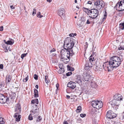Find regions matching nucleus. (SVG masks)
Here are the masks:
<instances>
[{
  "mask_svg": "<svg viewBox=\"0 0 124 124\" xmlns=\"http://www.w3.org/2000/svg\"><path fill=\"white\" fill-rule=\"evenodd\" d=\"M121 59L119 57L114 56L110 59L109 62H104L102 66L105 70L110 71L113 68L118 67L121 64Z\"/></svg>",
  "mask_w": 124,
  "mask_h": 124,
  "instance_id": "nucleus-1",
  "label": "nucleus"
},
{
  "mask_svg": "<svg viewBox=\"0 0 124 124\" xmlns=\"http://www.w3.org/2000/svg\"><path fill=\"white\" fill-rule=\"evenodd\" d=\"M74 45L73 39L72 38H66L64 40V47L65 49L70 50L73 54H75L78 52V49L75 47V49L76 51H73L72 49Z\"/></svg>",
  "mask_w": 124,
  "mask_h": 124,
  "instance_id": "nucleus-2",
  "label": "nucleus"
},
{
  "mask_svg": "<svg viewBox=\"0 0 124 124\" xmlns=\"http://www.w3.org/2000/svg\"><path fill=\"white\" fill-rule=\"evenodd\" d=\"M14 111L16 113H15L14 117L16 118V121L19 122L20 120L21 116L20 115L21 111V107L20 105L19 104H16L14 107Z\"/></svg>",
  "mask_w": 124,
  "mask_h": 124,
  "instance_id": "nucleus-3",
  "label": "nucleus"
},
{
  "mask_svg": "<svg viewBox=\"0 0 124 124\" xmlns=\"http://www.w3.org/2000/svg\"><path fill=\"white\" fill-rule=\"evenodd\" d=\"M88 13V15H89V16L93 19H94L96 18L98 16L99 12L97 9L94 8L89 10L86 9Z\"/></svg>",
  "mask_w": 124,
  "mask_h": 124,
  "instance_id": "nucleus-4",
  "label": "nucleus"
},
{
  "mask_svg": "<svg viewBox=\"0 0 124 124\" xmlns=\"http://www.w3.org/2000/svg\"><path fill=\"white\" fill-rule=\"evenodd\" d=\"M91 103L93 107L97 109H99L101 108L103 105L102 102L101 101L98 100L92 101Z\"/></svg>",
  "mask_w": 124,
  "mask_h": 124,
  "instance_id": "nucleus-5",
  "label": "nucleus"
},
{
  "mask_svg": "<svg viewBox=\"0 0 124 124\" xmlns=\"http://www.w3.org/2000/svg\"><path fill=\"white\" fill-rule=\"evenodd\" d=\"M115 7L119 11L124 10V0H121L118 1L116 4Z\"/></svg>",
  "mask_w": 124,
  "mask_h": 124,
  "instance_id": "nucleus-6",
  "label": "nucleus"
},
{
  "mask_svg": "<svg viewBox=\"0 0 124 124\" xmlns=\"http://www.w3.org/2000/svg\"><path fill=\"white\" fill-rule=\"evenodd\" d=\"M31 114L29 116V119L31 120L33 119V117L32 116L35 118L37 117V116L39 115L38 109H33L32 110L30 111Z\"/></svg>",
  "mask_w": 124,
  "mask_h": 124,
  "instance_id": "nucleus-7",
  "label": "nucleus"
},
{
  "mask_svg": "<svg viewBox=\"0 0 124 124\" xmlns=\"http://www.w3.org/2000/svg\"><path fill=\"white\" fill-rule=\"evenodd\" d=\"M120 101H116L114 99L113 100L109 102V104L116 110L118 109L119 106L120 105Z\"/></svg>",
  "mask_w": 124,
  "mask_h": 124,
  "instance_id": "nucleus-8",
  "label": "nucleus"
},
{
  "mask_svg": "<svg viewBox=\"0 0 124 124\" xmlns=\"http://www.w3.org/2000/svg\"><path fill=\"white\" fill-rule=\"evenodd\" d=\"M72 53L70 50H68L65 49H62L61 52V58L67 56L68 55V54H71V55L72 56L73 55Z\"/></svg>",
  "mask_w": 124,
  "mask_h": 124,
  "instance_id": "nucleus-9",
  "label": "nucleus"
},
{
  "mask_svg": "<svg viewBox=\"0 0 124 124\" xmlns=\"http://www.w3.org/2000/svg\"><path fill=\"white\" fill-rule=\"evenodd\" d=\"M94 5L97 9H100L104 7V5L103 2L99 0L95 1L94 2Z\"/></svg>",
  "mask_w": 124,
  "mask_h": 124,
  "instance_id": "nucleus-10",
  "label": "nucleus"
},
{
  "mask_svg": "<svg viewBox=\"0 0 124 124\" xmlns=\"http://www.w3.org/2000/svg\"><path fill=\"white\" fill-rule=\"evenodd\" d=\"M116 116V114L111 110L108 111L107 113L106 117L108 118L112 119L115 118Z\"/></svg>",
  "mask_w": 124,
  "mask_h": 124,
  "instance_id": "nucleus-11",
  "label": "nucleus"
},
{
  "mask_svg": "<svg viewBox=\"0 0 124 124\" xmlns=\"http://www.w3.org/2000/svg\"><path fill=\"white\" fill-rule=\"evenodd\" d=\"M65 9L63 8H60L58 11V14L63 19L65 18Z\"/></svg>",
  "mask_w": 124,
  "mask_h": 124,
  "instance_id": "nucleus-12",
  "label": "nucleus"
},
{
  "mask_svg": "<svg viewBox=\"0 0 124 124\" xmlns=\"http://www.w3.org/2000/svg\"><path fill=\"white\" fill-rule=\"evenodd\" d=\"M9 99L7 97H5L2 94H0V103L2 104H4Z\"/></svg>",
  "mask_w": 124,
  "mask_h": 124,
  "instance_id": "nucleus-13",
  "label": "nucleus"
},
{
  "mask_svg": "<svg viewBox=\"0 0 124 124\" xmlns=\"http://www.w3.org/2000/svg\"><path fill=\"white\" fill-rule=\"evenodd\" d=\"M84 81H88L90 79V74L88 73H84L82 75Z\"/></svg>",
  "mask_w": 124,
  "mask_h": 124,
  "instance_id": "nucleus-14",
  "label": "nucleus"
},
{
  "mask_svg": "<svg viewBox=\"0 0 124 124\" xmlns=\"http://www.w3.org/2000/svg\"><path fill=\"white\" fill-rule=\"evenodd\" d=\"M122 96L121 94H115L113 97V99L117 101H119L120 102L122 100Z\"/></svg>",
  "mask_w": 124,
  "mask_h": 124,
  "instance_id": "nucleus-15",
  "label": "nucleus"
},
{
  "mask_svg": "<svg viewBox=\"0 0 124 124\" xmlns=\"http://www.w3.org/2000/svg\"><path fill=\"white\" fill-rule=\"evenodd\" d=\"M103 65V64H101V65H100V66L99 65H94V66L93 69L94 70L98 72L100 70H101L102 69V67L104 69L103 66L102 65Z\"/></svg>",
  "mask_w": 124,
  "mask_h": 124,
  "instance_id": "nucleus-16",
  "label": "nucleus"
},
{
  "mask_svg": "<svg viewBox=\"0 0 124 124\" xmlns=\"http://www.w3.org/2000/svg\"><path fill=\"white\" fill-rule=\"evenodd\" d=\"M71 54H68V55L67 56L61 58L62 61L65 62H67L70 61V57L71 56Z\"/></svg>",
  "mask_w": 124,
  "mask_h": 124,
  "instance_id": "nucleus-17",
  "label": "nucleus"
},
{
  "mask_svg": "<svg viewBox=\"0 0 124 124\" xmlns=\"http://www.w3.org/2000/svg\"><path fill=\"white\" fill-rule=\"evenodd\" d=\"M67 86L73 89L76 87V84L73 82H70L67 84Z\"/></svg>",
  "mask_w": 124,
  "mask_h": 124,
  "instance_id": "nucleus-18",
  "label": "nucleus"
},
{
  "mask_svg": "<svg viewBox=\"0 0 124 124\" xmlns=\"http://www.w3.org/2000/svg\"><path fill=\"white\" fill-rule=\"evenodd\" d=\"M83 80V79L82 78V77L81 76H78L77 77V78L75 79V81L78 84H81L82 81V80Z\"/></svg>",
  "mask_w": 124,
  "mask_h": 124,
  "instance_id": "nucleus-19",
  "label": "nucleus"
},
{
  "mask_svg": "<svg viewBox=\"0 0 124 124\" xmlns=\"http://www.w3.org/2000/svg\"><path fill=\"white\" fill-rule=\"evenodd\" d=\"M9 98L11 99H14L15 98L16 94L12 92H10L9 93Z\"/></svg>",
  "mask_w": 124,
  "mask_h": 124,
  "instance_id": "nucleus-20",
  "label": "nucleus"
},
{
  "mask_svg": "<svg viewBox=\"0 0 124 124\" xmlns=\"http://www.w3.org/2000/svg\"><path fill=\"white\" fill-rule=\"evenodd\" d=\"M90 85L91 87L94 88H96L98 85L96 82H94L93 80H92L90 83Z\"/></svg>",
  "mask_w": 124,
  "mask_h": 124,
  "instance_id": "nucleus-21",
  "label": "nucleus"
},
{
  "mask_svg": "<svg viewBox=\"0 0 124 124\" xmlns=\"http://www.w3.org/2000/svg\"><path fill=\"white\" fill-rule=\"evenodd\" d=\"M4 42L5 43L7 44L10 45H12L14 42V41L13 40L12 41L8 40L7 41H6L5 40H3Z\"/></svg>",
  "mask_w": 124,
  "mask_h": 124,
  "instance_id": "nucleus-22",
  "label": "nucleus"
},
{
  "mask_svg": "<svg viewBox=\"0 0 124 124\" xmlns=\"http://www.w3.org/2000/svg\"><path fill=\"white\" fill-rule=\"evenodd\" d=\"M11 80V76L10 75H8L6 76V83L10 82Z\"/></svg>",
  "mask_w": 124,
  "mask_h": 124,
  "instance_id": "nucleus-23",
  "label": "nucleus"
},
{
  "mask_svg": "<svg viewBox=\"0 0 124 124\" xmlns=\"http://www.w3.org/2000/svg\"><path fill=\"white\" fill-rule=\"evenodd\" d=\"M85 66H86L88 67H92L93 66L91 62L89 61L86 62Z\"/></svg>",
  "mask_w": 124,
  "mask_h": 124,
  "instance_id": "nucleus-24",
  "label": "nucleus"
},
{
  "mask_svg": "<svg viewBox=\"0 0 124 124\" xmlns=\"http://www.w3.org/2000/svg\"><path fill=\"white\" fill-rule=\"evenodd\" d=\"M34 97L35 98L39 96L38 92L36 89L34 90Z\"/></svg>",
  "mask_w": 124,
  "mask_h": 124,
  "instance_id": "nucleus-25",
  "label": "nucleus"
},
{
  "mask_svg": "<svg viewBox=\"0 0 124 124\" xmlns=\"http://www.w3.org/2000/svg\"><path fill=\"white\" fill-rule=\"evenodd\" d=\"M45 81L46 84H47V85L46 86H48V84L49 83V80L48 79V77L47 76H46L45 77Z\"/></svg>",
  "mask_w": 124,
  "mask_h": 124,
  "instance_id": "nucleus-26",
  "label": "nucleus"
},
{
  "mask_svg": "<svg viewBox=\"0 0 124 124\" xmlns=\"http://www.w3.org/2000/svg\"><path fill=\"white\" fill-rule=\"evenodd\" d=\"M119 27L120 29L123 30L124 29V23L120 24Z\"/></svg>",
  "mask_w": 124,
  "mask_h": 124,
  "instance_id": "nucleus-27",
  "label": "nucleus"
},
{
  "mask_svg": "<svg viewBox=\"0 0 124 124\" xmlns=\"http://www.w3.org/2000/svg\"><path fill=\"white\" fill-rule=\"evenodd\" d=\"M81 110V107L80 106H78L76 110V111L77 112H79Z\"/></svg>",
  "mask_w": 124,
  "mask_h": 124,
  "instance_id": "nucleus-28",
  "label": "nucleus"
},
{
  "mask_svg": "<svg viewBox=\"0 0 124 124\" xmlns=\"http://www.w3.org/2000/svg\"><path fill=\"white\" fill-rule=\"evenodd\" d=\"M64 72V70L63 68H61L58 71V72L60 74H62Z\"/></svg>",
  "mask_w": 124,
  "mask_h": 124,
  "instance_id": "nucleus-29",
  "label": "nucleus"
},
{
  "mask_svg": "<svg viewBox=\"0 0 124 124\" xmlns=\"http://www.w3.org/2000/svg\"><path fill=\"white\" fill-rule=\"evenodd\" d=\"M94 59V58L93 57V56L92 55H91L89 57V61H90V62H91V61H93Z\"/></svg>",
  "mask_w": 124,
  "mask_h": 124,
  "instance_id": "nucleus-30",
  "label": "nucleus"
},
{
  "mask_svg": "<svg viewBox=\"0 0 124 124\" xmlns=\"http://www.w3.org/2000/svg\"><path fill=\"white\" fill-rule=\"evenodd\" d=\"M42 119V118L40 116H38V118L37 117V122H38L40 121Z\"/></svg>",
  "mask_w": 124,
  "mask_h": 124,
  "instance_id": "nucleus-31",
  "label": "nucleus"
},
{
  "mask_svg": "<svg viewBox=\"0 0 124 124\" xmlns=\"http://www.w3.org/2000/svg\"><path fill=\"white\" fill-rule=\"evenodd\" d=\"M28 76H27V77L25 78L23 80V82H26L28 80Z\"/></svg>",
  "mask_w": 124,
  "mask_h": 124,
  "instance_id": "nucleus-32",
  "label": "nucleus"
},
{
  "mask_svg": "<svg viewBox=\"0 0 124 124\" xmlns=\"http://www.w3.org/2000/svg\"><path fill=\"white\" fill-rule=\"evenodd\" d=\"M36 13V9L35 8H34L33 10V11L32 12V15L34 16Z\"/></svg>",
  "mask_w": 124,
  "mask_h": 124,
  "instance_id": "nucleus-33",
  "label": "nucleus"
},
{
  "mask_svg": "<svg viewBox=\"0 0 124 124\" xmlns=\"http://www.w3.org/2000/svg\"><path fill=\"white\" fill-rule=\"evenodd\" d=\"M27 54V53L23 54H22L21 55V58H22L23 59L24 57H25L26 56V55Z\"/></svg>",
  "mask_w": 124,
  "mask_h": 124,
  "instance_id": "nucleus-34",
  "label": "nucleus"
},
{
  "mask_svg": "<svg viewBox=\"0 0 124 124\" xmlns=\"http://www.w3.org/2000/svg\"><path fill=\"white\" fill-rule=\"evenodd\" d=\"M107 14L105 13L104 15V17L103 19L102 20V22H103L106 19L107 17Z\"/></svg>",
  "mask_w": 124,
  "mask_h": 124,
  "instance_id": "nucleus-35",
  "label": "nucleus"
},
{
  "mask_svg": "<svg viewBox=\"0 0 124 124\" xmlns=\"http://www.w3.org/2000/svg\"><path fill=\"white\" fill-rule=\"evenodd\" d=\"M4 123L2 118L1 117L0 118V124H3Z\"/></svg>",
  "mask_w": 124,
  "mask_h": 124,
  "instance_id": "nucleus-36",
  "label": "nucleus"
},
{
  "mask_svg": "<svg viewBox=\"0 0 124 124\" xmlns=\"http://www.w3.org/2000/svg\"><path fill=\"white\" fill-rule=\"evenodd\" d=\"M121 118V119L122 120V121L124 122V112L122 114V116Z\"/></svg>",
  "mask_w": 124,
  "mask_h": 124,
  "instance_id": "nucleus-37",
  "label": "nucleus"
},
{
  "mask_svg": "<svg viewBox=\"0 0 124 124\" xmlns=\"http://www.w3.org/2000/svg\"><path fill=\"white\" fill-rule=\"evenodd\" d=\"M34 101L36 103L38 104L39 103L38 100L37 99H34Z\"/></svg>",
  "mask_w": 124,
  "mask_h": 124,
  "instance_id": "nucleus-38",
  "label": "nucleus"
},
{
  "mask_svg": "<svg viewBox=\"0 0 124 124\" xmlns=\"http://www.w3.org/2000/svg\"><path fill=\"white\" fill-rule=\"evenodd\" d=\"M80 116L82 117H84L86 116V114H80Z\"/></svg>",
  "mask_w": 124,
  "mask_h": 124,
  "instance_id": "nucleus-39",
  "label": "nucleus"
},
{
  "mask_svg": "<svg viewBox=\"0 0 124 124\" xmlns=\"http://www.w3.org/2000/svg\"><path fill=\"white\" fill-rule=\"evenodd\" d=\"M34 78L36 80H37L38 79V76L37 75L34 74Z\"/></svg>",
  "mask_w": 124,
  "mask_h": 124,
  "instance_id": "nucleus-40",
  "label": "nucleus"
},
{
  "mask_svg": "<svg viewBox=\"0 0 124 124\" xmlns=\"http://www.w3.org/2000/svg\"><path fill=\"white\" fill-rule=\"evenodd\" d=\"M72 74V73L71 72H69L66 73L67 76H70Z\"/></svg>",
  "mask_w": 124,
  "mask_h": 124,
  "instance_id": "nucleus-41",
  "label": "nucleus"
},
{
  "mask_svg": "<svg viewBox=\"0 0 124 124\" xmlns=\"http://www.w3.org/2000/svg\"><path fill=\"white\" fill-rule=\"evenodd\" d=\"M118 49L119 50H120L122 49L124 50V46L122 47L121 46H120V47H119Z\"/></svg>",
  "mask_w": 124,
  "mask_h": 124,
  "instance_id": "nucleus-42",
  "label": "nucleus"
},
{
  "mask_svg": "<svg viewBox=\"0 0 124 124\" xmlns=\"http://www.w3.org/2000/svg\"><path fill=\"white\" fill-rule=\"evenodd\" d=\"M91 67H88L86 66H85V69L86 70H88Z\"/></svg>",
  "mask_w": 124,
  "mask_h": 124,
  "instance_id": "nucleus-43",
  "label": "nucleus"
},
{
  "mask_svg": "<svg viewBox=\"0 0 124 124\" xmlns=\"http://www.w3.org/2000/svg\"><path fill=\"white\" fill-rule=\"evenodd\" d=\"M3 66L2 64H0V68L1 69H3Z\"/></svg>",
  "mask_w": 124,
  "mask_h": 124,
  "instance_id": "nucleus-44",
  "label": "nucleus"
},
{
  "mask_svg": "<svg viewBox=\"0 0 124 124\" xmlns=\"http://www.w3.org/2000/svg\"><path fill=\"white\" fill-rule=\"evenodd\" d=\"M55 51V49L54 48H53V49H52V50H51L50 51V52L51 53H52L53 52H54Z\"/></svg>",
  "mask_w": 124,
  "mask_h": 124,
  "instance_id": "nucleus-45",
  "label": "nucleus"
},
{
  "mask_svg": "<svg viewBox=\"0 0 124 124\" xmlns=\"http://www.w3.org/2000/svg\"><path fill=\"white\" fill-rule=\"evenodd\" d=\"M3 26L0 27V31H2L3 30Z\"/></svg>",
  "mask_w": 124,
  "mask_h": 124,
  "instance_id": "nucleus-46",
  "label": "nucleus"
},
{
  "mask_svg": "<svg viewBox=\"0 0 124 124\" xmlns=\"http://www.w3.org/2000/svg\"><path fill=\"white\" fill-rule=\"evenodd\" d=\"M40 14H41V13L40 12H38V13L37 14V17H39V16L40 15Z\"/></svg>",
  "mask_w": 124,
  "mask_h": 124,
  "instance_id": "nucleus-47",
  "label": "nucleus"
},
{
  "mask_svg": "<svg viewBox=\"0 0 124 124\" xmlns=\"http://www.w3.org/2000/svg\"><path fill=\"white\" fill-rule=\"evenodd\" d=\"M86 23L87 24H90V22L89 21L88 19L87 20V22H86Z\"/></svg>",
  "mask_w": 124,
  "mask_h": 124,
  "instance_id": "nucleus-48",
  "label": "nucleus"
},
{
  "mask_svg": "<svg viewBox=\"0 0 124 124\" xmlns=\"http://www.w3.org/2000/svg\"><path fill=\"white\" fill-rule=\"evenodd\" d=\"M81 20H83V22H85V21H86L85 19V18H84V17L81 18Z\"/></svg>",
  "mask_w": 124,
  "mask_h": 124,
  "instance_id": "nucleus-49",
  "label": "nucleus"
},
{
  "mask_svg": "<svg viewBox=\"0 0 124 124\" xmlns=\"http://www.w3.org/2000/svg\"><path fill=\"white\" fill-rule=\"evenodd\" d=\"M68 123L66 121H65L63 122V124H68Z\"/></svg>",
  "mask_w": 124,
  "mask_h": 124,
  "instance_id": "nucleus-50",
  "label": "nucleus"
},
{
  "mask_svg": "<svg viewBox=\"0 0 124 124\" xmlns=\"http://www.w3.org/2000/svg\"><path fill=\"white\" fill-rule=\"evenodd\" d=\"M2 85L0 84V91H1L2 89Z\"/></svg>",
  "mask_w": 124,
  "mask_h": 124,
  "instance_id": "nucleus-51",
  "label": "nucleus"
},
{
  "mask_svg": "<svg viewBox=\"0 0 124 124\" xmlns=\"http://www.w3.org/2000/svg\"><path fill=\"white\" fill-rule=\"evenodd\" d=\"M59 85L57 83L56 85V86L57 88V89H58V87H59Z\"/></svg>",
  "mask_w": 124,
  "mask_h": 124,
  "instance_id": "nucleus-52",
  "label": "nucleus"
},
{
  "mask_svg": "<svg viewBox=\"0 0 124 124\" xmlns=\"http://www.w3.org/2000/svg\"><path fill=\"white\" fill-rule=\"evenodd\" d=\"M87 3L88 4L91 5L92 4V2H91L90 1H89Z\"/></svg>",
  "mask_w": 124,
  "mask_h": 124,
  "instance_id": "nucleus-53",
  "label": "nucleus"
},
{
  "mask_svg": "<svg viewBox=\"0 0 124 124\" xmlns=\"http://www.w3.org/2000/svg\"><path fill=\"white\" fill-rule=\"evenodd\" d=\"M31 103H35V101H34V99L32 100L31 101Z\"/></svg>",
  "mask_w": 124,
  "mask_h": 124,
  "instance_id": "nucleus-54",
  "label": "nucleus"
},
{
  "mask_svg": "<svg viewBox=\"0 0 124 124\" xmlns=\"http://www.w3.org/2000/svg\"><path fill=\"white\" fill-rule=\"evenodd\" d=\"M63 65H60L59 66V68H60V69L61 68H63V67H62Z\"/></svg>",
  "mask_w": 124,
  "mask_h": 124,
  "instance_id": "nucleus-55",
  "label": "nucleus"
},
{
  "mask_svg": "<svg viewBox=\"0 0 124 124\" xmlns=\"http://www.w3.org/2000/svg\"><path fill=\"white\" fill-rule=\"evenodd\" d=\"M72 9L73 11H77V9L75 8H73Z\"/></svg>",
  "mask_w": 124,
  "mask_h": 124,
  "instance_id": "nucleus-56",
  "label": "nucleus"
},
{
  "mask_svg": "<svg viewBox=\"0 0 124 124\" xmlns=\"http://www.w3.org/2000/svg\"><path fill=\"white\" fill-rule=\"evenodd\" d=\"M76 7L77 8V10H79V7L78 6H77Z\"/></svg>",
  "mask_w": 124,
  "mask_h": 124,
  "instance_id": "nucleus-57",
  "label": "nucleus"
},
{
  "mask_svg": "<svg viewBox=\"0 0 124 124\" xmlns=\"http://www.w3.org/2000/svg\"><path fill=\"white\" fill-rule=\"evenodd\" d=\"M66 97L68 99H69L70 98V97L69 95H67L66 96Z\"/></svg>",
  "mask_w": 124,
  "mask_h": 124,
  "instance_id": "nucleus-58",
  "label": "nucleus"
},
{
  "mask_svg": "<svg viewBox=\"0 0 124 124\" xmlns=\"http://www.w3.org/2000/svg\"><path fill=\"white\" fill-rule=\"evenodd\" d=\"M43 17V16L42 15H40L38 17L40 18L42 17Z\"/></svg>",
  "mask_w": 124,
  "mask_h": 124,
  "instance_id": "nucleus-59",
  "label": "nucleus"
},
{
  "mask_svg": "<svg viewBox=\"0 0 124 124\" xmlns=\"http://www.w3.org/2000/svg\"><path fill=\"white\" fill-rule=\"evenodd\" d=\"M10 8L12 9H14V8L13 7V6H10Z\"/></svg>",
  "mask_w": 124,
  "mask_h": 124,
  "instance_id": "nucleus-60",
  "label": "nucleus"
},
{
  "mask_svg": "<svg viewBox=\"0 0 124 124\" xmlns=\"http://www.w3.org/2000/svg\"><path fill=\"white\" fill-rule=\"evenodd\" d=\"M56 55V54H52V56H55Z\"/></svg>",
  "mask_w": 124,
  "mask_h": 124,
  "instance_id": "nucleus-61",
  "label": "nucleus"
},
{
  "mask_svg": "<svg viewBox=\"0 0 124 124\" xmlns=\"http://www.w3.org/2000/svg\"><path fill=\"white\" fill-rule=\"evenodd\" d=\"M38 85H36V86H35V87L37 88V89H38Z\"/></svg>",
  "mask_w": 124,
  "mask_h": 124,
  "instance_id": "nucleus-62",
  "label": "nucleus"
},
{
  "mask_svg": "<svg viewBox=\"0 0 124 124\" xmlns=\"http://www.w3.org/2000/svg\"><path fill=\"white\" fill-rule=\"evenodd\" d=\"M47 1L49 2H50L52 0H47Z\"/></svg>",
  "mask_w": 124,
  "mask_h": 124,
  "instance_id": "nucleus-63",
  "label": "nucleus"
},
{
  "mask_svg": "<svg viewBox=\"0 0 124 124\" xmlns=\"http://www.w3.org/2000/svg\"><path fill=\"white\" fill-rule=\"evenodd\" d=\"M77 0H75V3H77Z\"/></svg>",
  "mask_w": 124,
  "mask_h": 124,
  "instance_id": "nucleus-64",
  "label": "nucleus"
}]
</instances>
